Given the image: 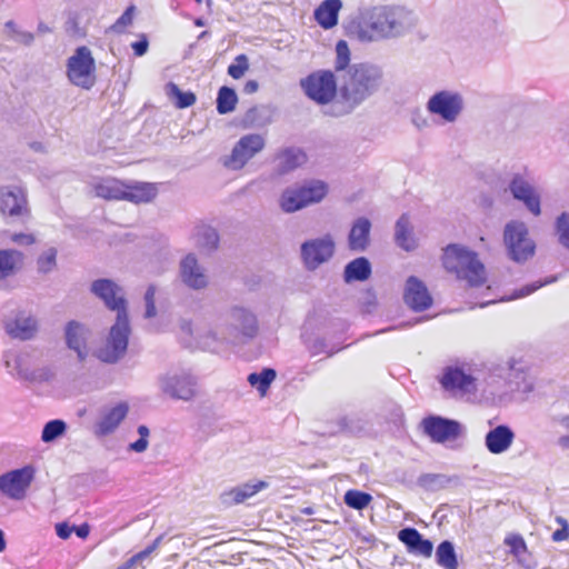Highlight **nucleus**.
<instances>
[{"label":"nucleus","mask_w":569,"mask_h":569,"mask_svg":"<svg viewBox=\"0 0 569 569\" xmlns=\"http://www.w3.org/2000/svg\"><path fill=\"white\" fill-rule=\"evenodd\" d=\"M440 382L446 390L470 392L475 389V378L457 367L447 368Z\"/></svg>","instance_id":"obj_24"},{"label":"nucleus","mask_w":569,"mask_h":569,"mask_svg":"<svg viewBox=\"0 0 569 569\" xmlns=\"http://www.w3.org/2000/svg\"><path fill=\"white\" fill-rule=\"evenodd\" d=\"M264 147L263 136L259 133L244 134L236 142L231 153L223 160V164L231 170H240Z\"/></svg>","instance_id":"obj_12"},{"label":"nucleus","mask_w":569,"mask_h":569,"mask_svg":"<svg viewBox=\"0 0 569 569\" xmlns=\"http://www.w3.org/2000/svg\"><path fill=\"white\" fill-rule=\"evenodd\" d=\"M371 500V495L359 490H348L345 495V503L356 510L365 509Z\"/></svg>","instance_id":"obj_46"},{"label":"nucleus","mask_w":569,"mask_h":569,"mask_svg":"<svg viewBox=\"0 0 569 569\" xmlns=\"http://www.w3.org/2000/svg\"><path fill=\"white\" fill-rule=\"evenodd\" d=\"M259 88V84L256 80H249L246 82L243 87V91L248 94L254 93Z\"/></svg>","instance_id":"obj_63"},{"label":"nucleus","mask_w":569,"mask_h":569,"mask_svg":"<svg viewBox=\"0 0 569 569\" xmlns=\"http://www.w3.org/2000/svg\"><path fill=\"white\" fill-rule=\"evenodd\" d=\"M280 207L284 212H295L303 207V200L296 187L287 188L280 198Z\"/></svg>","instance_id":"obj_43"},{"label":"nucleus","mask_w":569,"mask_h":569,"mask_svg":"<svg viewBox=\"0 0 569 569\" xmlns=\"http://www.w3.org/2000/svg\"><path fill=\"white\" fill-rule=\"evenodd\" d=\"M14 39L26 46H30L34 40V36L29 31L20 30V31H17V36Z\"/></svg>","instance_id":"obj_58"},{"label":"nucleus","mask_w":569,"mask_h":569,"mask_svg":"<svg viewBox=\"0 0 569 569\" xmlns=\"http://www.w3.org/2000/svg\"><path fill=\"white\" fill-rule=\"evenodd\" d=\"M258 328L257 317L250 309L233 306L227 311L222 323L206 335H198V339L204 348L214 350L217 343L237 345L254 338Z\"/></svg>","instance_id":"obj_3"},{"label":"nucleus","mask_w":569,"mask_h":569,"mask_svg":"<svg viewBox=\"0 0 569 569\" xmlns=\"http://www.w3.org/2000/svg\"><path fill=\"white\" fill-rule=\"evenodd\" d=\"M58 250L50 247L43 250L37 258V271L41 274H47L53 271L57 267Z\"/></svg>","instance_id":"obj_44"},{"label":"nucleus","mask_w":569,"mask_h":569,"mask_svg":"<svg viewBox=\"0 0 569 569\" xmlns=\"http://www.w3.org/2000/svg\"><path fill=\"white\" fill-rule=\"evenodd\" d=\"M429 113L440 117L445 122H455L465 109L463 96L457 90H439L427 101Z\"/></svg>","instance_id":"obj_10"},{"label":"nucleus","mask_w":569,"mask_h":569,"mask_svg":"<svg viewBox=\"0 0 569 569\" xmlns=\"http://www.w3.org/2000/svg\"><path fill=\"white\" fill-rule=\"evenodd\" d=\"M257 111H258V109H257V108H251V109H249V110L247 111V113H246L244 120H246L247 122H251V123H252V122H253V119H254V116H256V113H257Z\"/></svg>","instance_id":"obj_64"},{"label":"nucleus","mask_w":569,"mask_h":569,"mask_svg":"<svg viewBox=\"0 0 569 569\" xmlns=\"http://www.w3.org/2000/svg\"><path fill=\"white\" fill-rule=\"evenodd\" d=\"M509 190L513 198L522 201L532 214L539 216L541 213L539 194L521 174H515L512 177L509 183Z\"/></svg>","instance_id":"obj_17"},{"label":"nucleus","mask_w":569,"mask_h":569,"mask_svg":"<svg viewBox=\"0 0 569 569\" xmlns=\"http://www.w3.org/2000/svg\"><path fill=\"white\" fill-rule=\"evenodd\" d=\"M249 63L244 54H240L236 58V62L228 67V74L233 79H240L248 70Z\"/></svg>","instance_id":"obj_51"},{"label":"nucleus","mask_w":569,"mask_h":569,"mask_svg":"<svg viewBox=\"0 0 569 569\" xmlns=\"http://www.w3.org/2000/svg\"><path fill=\"white\" fill-rule=\"evenodd\" d=\"M403 300L416 312L427 310L433 301L427 286L415 276H410L406 281Z\"/></svg>","instance_id":"obj_16"},{"label":"nucleus","mask_w":569,"mask_h":569,"mask_svg":"<svg viewBox=\"0 0 569 569\" xmlns=\"http://www.w3.org/2000/svg\"><path fill=\"white\" fill-rule=\"evenodd\" d=\"M276 371L271 368H264L260 372H252L248 376V382L254 387L262 396L266 395L270 385L276 379Z\"/></svg>","instance_id":"obj_41"},{"label":"nucleus","mask_w":569,"mask_h":569,"mask_svg":"<svg viewBox=\"0 0 569 569\" xmlns=\"http://www.w3.org/2000/svg\"><path fill=\"white\" fill-rule=\"evenodd\" d=\"M22 252L14 249L0 250V280L13 274L22 264Z\"/></svg>","instance_id":"obj_34"},{"label":"nucleus","mask_w":569,"mask_h":569,"mask_svg":"<svg viewBox=\"0 0 569 569\" xmlns=\"http://www.w3.org/2000/svg\"><path fill=\"white\" fill-rule=\"evenodd\" d=\"M268 487V482L259 480L256 482H247L241 486L234 487L220 495V501L226 507L239 505L247 499L253 497L257 492Z\"/></svg>","instance_id":"obj_22"},{"label":"nucleus","mask_w":569,"mask_h":569,"mask_svg":"<svg viewBox=\"0 0 569 569\" xmlns=\"http://www.w3.org/2000/svg\"><path fill=\"white\" fill-rule=\"evenodd\" d=\"M423 432L436 443L458 439L465 431L463 426L453 419L429 416L422 419Z\"/></svg>","instance_id":"obj_14"},{"label":"nucleus","mask_w":569,"mask_h":569,"mask_svg":"<svg viewBox=\"0 0 569 569\" xmlns=\"http://www.w3.org/2000/svg\"><path fill=\"white\" fill-rule=\"evenodd\" d=\"M73 530V527H70L66 522H60L56 525V533L61 539H68Z\"/></svg>","instance_id":"obj_57"},{"label":"nucleus","mask_w":569,"mask_h":569,"mask_svg":"<svg viewBox=\"0 0 569 569\" xmlns=\"http://www.w3.org/2000/svg\"><path fill=\"white\" fill-rule=\"evenodd\" d=\"M180 277L182 282L193 290H201L208 286V277L204 269L192 253L181 260Z\"/></svg>","instance_id":"obj_18"},{"label":"nucleus","mask_w":569,"mask_h":569,"mask_svg":"<svg viewBox=\"0 0 569 569\" xmlns=\"http://www.w3.org/2000/svg\"><path fill=\"white\" fill-rule=\"evenodd\" d=\"M303 200V207L321 201L327 194V184L322 181H311L308 184L296 187Z\"/></svg>","instance_id":"obj_36"},{"label":"nucleus","mask_w":569,"mask_h":569,"mask_svg":"<svg viewBox=\"0 0 569 569\" xmlns=\"http://www.w3.org/2000/svg\"><path fill=\"white\" fill-rule=\"evenodd\" d=\"M96 63L88 47H78L67 61V76L77 87L89 90L96 83Z\"/></svg>","instance_id":"obj_8"},{"label":"nucleus","mask_w":569,"mask_h":569,"mask_svg":"<svg viewBox=\"0 0 569 569\" xmlns=\"http://www.w3.org/2000/svg\"><path fill=\"white\" fill-rule=\"evenodd\" d=\"M391 407H392V409H391V417H390V419H391L393 422H397V421H399V420L401 419V417H402V410H401V408H400L398 405H396V403H391Z\"/></svg>","instance_id":"obj_62"},{"label":"nucleus","mask_w":569,"mask_h":569,"mask_svg":"<svg viewBox=\"0 0 569 569\" xmlns=\"http://www.w3.org/2000/svg\"><path fill=\"white\" fill-rule=\"evenodd\" d=\"M436 562L443 569H458L457 553L451 541L443 540L438 545L436 549Z\"/></svg>","instance_id":"obj_35"},{"label":"nucleus","mask_w":569,"mask_h":569,"mask_svg":"<svg viewBox=\"0 0 569 569\" xmlns=\"http://www.w3.org/2000/svg\"><path fill=\"white\" fill-rule=\"evenodd\" d=\"M167 94L171 100H174V106L179 109H184L191 107L197 98L196 94L191 91H181L180 88L173 83L169 82L166 86Z\"/></svg>","instance_id":"obj_39"},{"label":"nucleus","mask_w":569,"mask_h":569,"mask_svg":"<svg viewBox=\"0 0 569 569\" xmlns=\"http://www.w3.org/2000/svg\"><path fill=\"white\" fill-rule=\"evenodd\" d=\"M128 411L129 406L126 402H119L102 415L96 423L94 433L99 437L112 433L127 417Z\"/></svg>","instance_id":"obj_23"},{"label":"nucleus","mask_w":569,"mask_h":569,"mask_svg":"<svg viewBox=\"0 0 569 569\" xmlns=\"http://www.w3.org/2000/svg\"><path fill=\"white\" fill-rule=\"evenodd\" d=\"M157 196V188L150 182H136L133 184H124L123 198L133 203L150 202Z\"/></svg>","instance_id":"obj_27"},{"label":"nucleus","mask_w":569,"mask_h":569,"mask_svg":"<svg viewBox=\"0 0 569 569\" xmlns=\"http://www.w3.org/2000/svg\"><path fill=\"white\" fill-rule=\"evenodd\" d=\"M395 241L406 251L416 249L417 242L412 233L410 218L407 213L400 216L395 226Z\"/></svg>","instance_id":"obj_30"},{"label":"nucleus","mask_w":569,"mask_h":569,"mask_svg":"<svg viewBox=\"0 0 569 569\" xmlns=\"http://www.w3.org/2000/svg\"><path fill=\"white\" fill-rule=\"evenodd\" d=\"M556 233L559 243L569 249V213L562 212L556 220Z\"/></svg>","instance_id":"obj_48"},{"label":"nucleus","mask_w":569,"mask_h":569,"mask_svg":"<svg viewBox=\"0 0 569 569\" xmlns=\"http://www.w3.org/2000/svg\"><path fill=\"white\" fill-rule=\"evenodd\" d=\"M363 306L366 308L365 309L366 312H371L372 308L376 307V297L371 291H368L367 298L363 301Z\"/></svg>","instance_id":"obj_60"},{"label":"nucleus","mask_w":569,"mask_h":569,"mask_svg":"<svg viewBox=\"0 0 569 569\" xmlns=\"http://www.w3.org/2000/svg\"><path fill=\"white\" fill-rule=\"evenodd\" d=\"M154 295H156V287L149 286L146 293H144V301H146V318H152L156 316V305H154Z\"/></svg>","instance_id":"obj_54"},{"label":"nucleus","mask_w":569,"mask_h":569,"mask_svg":"<svg viewBox=\"0 0 569 569\" xmlns=\"http://www.w3.org/2000/svg\"><path fill=\"white\" fill-rule=\"evenodd\" d=\"M555 281H557V277L552 276V277L546 278L543 281H535L532 283L526 284V286L521 287L520 289L516 290L509 299H519V298L527 297V296L533 293L539 288H541L546 284H549V283H552Z\"/></svg>","instance_id":"obj_49"},{"label":"nucleus","mask_w":569,"mask_h":569,"mask_svg":"<svg viewBox=\"0 0 569 569\" xmlns=\"http://www.w3.org/2000/svg\"><path fill=\"white\" fill-rule=\"evenodd\" d=\"M0 212L10 217L27 214V199L23 190L20 188H1Z\"/></svg>","instance_id":"obj_20"},{"label":"nucleus","mask_w":569,"mask_h":569,"mask_svg":"<svg viewBox=\"0 0 569 569\" xmlns=\"http://www.w3.org/2000/svg\"><path fill=\"white\" fill-rule=\"evenodd\" d=\"M383 80L381 67L360 62L350 66L342 77V84L339 89L340 97L346 104V113L351 112L369 97L380 89Z\"/></svg>","instance_id":"obj_4"},{"label":"nucleus","mask_w":569,"mask_h":569,"mask_svg":"<svg viewBox=\"0 0 569 569\" xmlns=\"http://www.w3.org/2000/svg\"><path fill=\"white\" fill-rule=\"evenodd\" d=\"M149 42L144 34L140 39L131 44V48L137 57H142L148 51Z\"/></svg>","instance_id":"obj_55"},{"label":"nucleus","mask_w":569,"mask_h":569,"mask_svg":"<svg viewBox=\"0 0 569 569\" xmlns=\"http://www.w3.org/2000/svg\"><path fill=\"white\" fill-rule=\"evenodd\" d=\"M336 243L331 234L307 240L300 246V257L305 268L315 271L335 254Z\"/></svg>","instance_id":"obj_11"},{"label":"nucleus","mask_w":569,"mask_h":569,"mask_svg":"<svg viewBox=\"0 0 569 569\" xmlns=\"http://www.w3.org/2000/svg\"><path fill=\"white\" fill-rule=\"evenodd\" d=\"M370 230L371 222L368 218H358L349 232L348 246L350 250L362 252L365 251L370 242Z\"/></svg>","instance_id":"obj_25"},{"label":"nucleus","mask_w":569,"mask_h":569,"mask_svg":"<svg viewBox=\"0 0 569 569\" xmlns=\"http://www.w3.org/2000/svg\"><path fill=\"white\" fill-rule=\"evenodd\" d=\"M350 50L347 41L339 40L336 44L335 68L337 71L347 70L350 66Z\"/></svg>","instance_id":"obj_47"},{"label":"nucleus","mask_w":569,"mask_h":569,"mask_svg":"<svg viewBox=\"0 0 569 569\" xmlns=\"http://www.w3.org/2000/svg\"><path fill=\"white\" fill-rule=\"evenodd\" d=\"M442 264L458 279L466 280L470 287L486 282V269L477 252L460 244H448L443 249Z\"/></svg>","instance_id":"obj_5"},{"label":"nucleus","mask_w":569,"mask_h":569,"mask_svg":"<svg viewBox=\"0 0 569 569\" xmlns=\"http://www.w3.org/2000/svg\"><path fill=\"white\" fill-rule=\"evenodd\" d=\"M32 467H23L0 476V491L10 498L19 499L33 479Z\"/></svg>","instance_id":"obj_15"},{"label":"nucleus","mask_w":569,"mask_h":569,"mask_svg":"<svg viewBox=\"0 0 569 569\" xmlns=\"http://www.w3.org/2000/svg\"><path fill=\"white\" fill-rule=\"evenodd\" d=\"M238 96L236 91L227 86L219 89L217 96V111L219 114H227L236 109Z\"/></svg>","instance_id":"obj_38"},{"label":"nucleus","mask_w":569,"mask_h":569,"mask_svg":"<svg viewBox=\"0 0 569 569\" xmlns=\"http://www.w3.org/2000/svg\"><path fill=\"white\" fill-rule=\"evenodd\" d=\"M132 12H133L132 6L127 8L126 11L110 27V30L116 33L123 32L124 28L132 23Z\"/></svg>","instance_id":"obj_53"},{"label":"nucleus","mask_w":569,"mask_h":569,"mask_svg":"<svg viewBox=\"0 0 569 569\" xmlns=\"http://www.w3.org/2000/svg\"><path fill=\"white\" fill-rule=\"evenodd\" d=\"M162 540V537L159 536L151 545H149L143 550L139 551L138 553L133 555L130 559H128L124 563L119 566L117 569H138L144 568L143 562L149 559L150 555L159 547L160 542Z\"/></svg>","instance_id":"obj_40"},{"label":"nucleus","mask_w":569,"mask_h":569,"mask_svg":"<svg viewBox=\"0 0 569 569\" xmlns=\"http://www.w3.org/2000/svg\"><path fill=\"white\" fill-rule=\"evenodd\" d=\"M74 531H76V535L79 537V538H87L89 536V532H90V528L87 523H83L81 526H78V527H73Z\"/></svg>","instance_id":"obj_61"},{"label":"nucleus","mask_w":569,"mask_h":569,"mask_svg":"<svg viewBox=\"0 0 569 569\" xmlns=\"http://www.w3.org/2000/svg\"><path fill=\"white\" fill-rule=\"evenodd\" d=\"M398 539L411 555L429 558L433 551V543L412 527H406L398 532Z\"/></svg>","instance_id":"obj_21"},{"label":"nucleus","mask_w":569,"mask_h":569,"mask_svg":"<svg viewBox=\"0 0 569 569\" xmlns=\"http://www.w3.org/2000/svg\"><path fill=\"white\" fill-rule=\"evenodd\" d=\"M194 238L197 246L207 251L217 249L219 243L217 230L206 224L197 227Z\"/></svg>","instance_id":"obj_37"},{"label":"nucleus","mask_w":569,"mask_h":569,"mask_svg":"<svg viewBox=\"0 0 569 569\" xmlns=\"http://www.w3.org/2000/svg\"><path fill=\"white\" fill-rule=\"evenodd\" d=\"M551 538H552V541H555V542H560V541L567 540L569 538V527H563V528L557 529L552 533Z\"/></svg>","instance_id":"obj_59"},{"label":"nucleus","mask_w":569,"mask_h":569,"mask_svg":"<svg viewBox=\"0 0 569 569\" xmlns=\"http://www.w3.org/2000/svg\"><path fill=\"white\" fill-rule=\"evenodd\" d=\"M341 0H325L315 10V19L323 29H331L338 23Z\"/></svg>","instance_id":"obj_26"},{"label":"nucleus","mask_w":569,"mask_h":569,"mask_svg":"<svg viewBox=\"0 0 569 569\" xmlns=\"http://www.w3.org/2000/svg\"><path fill=\"white\" fill-rule=\"evenodd\" d=\"M12 240L19 244L30 246L36 242V238L31 233H14Z\"/></svg>","instance_id":"obj_56"},{"label":"nucleus","mask_w":569,"mask_h":569,"mask_svg":"<svg viewBox=\"0 0 569 569\" xmlns=\"http://www.w3.org/2000/svg\"><path fill=\"white\" fill-rule=\"evenodd\" d=\"M160 390L172 399L189 401L196 395V379L186 371H169L159 376Z\"/></svg>","instance_id":"obj_13"},{"label":"nucleus","mask_w":569,"mask_h":569,"mask_svg":"<svg viewBox=\"0 0 569 569\" xmlns=\"http://www.w3.org/2000/svg\"><path fill=\"white\" fill-rule=\"evenodd\" d=\"M84 327L74 320H71L66 326V341L70 349L74 350L80 360L86 358L84 346Z\"/></svg>","instance_id":"obj_31"},{"label":"nucleus","mask_w":569,"mask_h":569,"mask_svg":"<svg viewBox=\"0 0 569 569\" xmlns=\"http://www.w3.org/2000/svg\"><path fill=\"white\" fill-rule=\"evenodd\" d=\"M503 242L515 262H526L535 254V241L529 237L528 228L522 221L512 220L505 226Z\"/></svg>","instance_id":"obj_7"},{"label":"nucleus","mask_w":569,"mask_h":569,"mask_svg":"<svg viewBox=\"0 0 569 569\" xmlns=\"http://www.w3.org/2000/svg\"><path fill=\"white\" fill-rule=\"evenodd\" d=\"M442 264L458 279L466 280L470 287L486 282V269L477 252L460 244H448L443 249Z\"/></svg>","instance_id":"obj_6"},{"label":"nucleus","mask_w":569,"mask_h":569,"mask_svg":"<svg viewBox=\"0 0 569 569\" xmlns=\"http://www.w3.org/2000/svg\"><path fill=\"white\" fill-rule=\"evenodd\" d=\"M140 438L129 445V449L134 452H143L148 448V437L150 435L149 428L144 425L138 427Z\"/></svg>","instance_id":"obj_52"},{"label":"nucleus","mask_w":569,"mask_h":569,"mask_svg":"<svg viewBox=\"0 0 569 569\" xmlns=\"http://www.w3.org/2000/svg\"><path fill=\"white\" fill-rule=\"evenodd\" d=\"M505 545L510 548V553L517 558L527 552V545L520 535L508 536L505 539Z\"/></svg>","instance_id":"obj_50"},{"label":"nucleus","mask_w":569,"mask_h":569,"mask_svg":"<svg viewBox=\"0 0 569 569\" xmlns=\"http://www.w3.org/2000/svg\"><path fill=\"white\" fill-rule=\"evenodd\" d=\"M371 276V264L366 257H359L348 262L343 270L346 283L366 281Z\"/></svg>","instance_id":"obj_32"},{"label":"nucleus","mask_w":569,"mask_h":569,"mask_svg":"<svg viewBox=\"0 0 569 569\" xmlns=\"http://www.w3.org/2000/svg\"><path fill=\"white\" fill-rule=\"evenodd\" d=\"M515 437L513 430L508 425H498L486 433V449L492 455H501L510 449Z\"/></svg>","instance_id":"obj_19"},{"label":"nucleus","mask_w":569,"mask_h":569,"mask_svg":"<svg viewBox=\"0 0 569 569\" xmlns=\"http://www.w3.org/2000/svg\"><path fill=\"white\" fill-rule=\"evenodd\" d=\"M94 194L106 200H122L124 183L117 179H102L93 184Z\"/></svg>","instance_id":"obj_33"},{"label":"nucleus","mask_w":569,"mask_h":569,"mask_svg":"<svg viewBox=\"0 0 569 569\" xmlns=\"http://www.w3.org/2000/svg\"><path fill=\"white\" fill-rule=\"evenodd\" d=\"M91 292L101 299L108 309L117 311L116 322L110 328L106 343L98 350V358L101 361L116 363L124 356L131 332L123 289L110 279H98L91 283Z\"/></svg>","instance_id":"obj_1"},{"label":"nucleus","mask_w":569,"mask_h":569,"mask_svg":"<svg viewBox=\"0 0 569 569\" xmlns=\"http://www.w3.org/2000/svg\"><path fill=\"white\" fill-rule=\"evenodd\" d=\"M278 167L277 171L279 174H286L295 169L299 168L307 160L306 153L295 147L286 148L277 156Z\"/></svg>","instance_id":"obj_28"},{"label":"nucleus","mask_w":569,"mask_h":569,"mask_svg":"<svg viewBox=\"0 0 569 569\" xmlns=\"http://www.w3.org/2000/svg\"><path fill=\"white\" fill-rule=\"evenodd\" d=\"M6 328L8 335L12 338L29 340L38 330V321L31 316L18 317L12 322L7 323Z\"/></svg>","instance_id":"obj_29"},{"label":"nucleus","mask_w":569,"mask_h":569,"mask_svg":"<svg viewBox=\"0 0 569 569\" xmlns=\"http://www.w3.org/2000/svg\"><path fill=\"white\" fill-rule=\"evenodd\" d=\"M305 94L318 104H328L337 94V80L332 71L318 70L300 80Z\"/></svg>","instance_id":"obj_9"},{"label":"nucleus","mask_w":569,"mask_h":569,"mask_svg":"<svg viewBox=\"0 0 569 569\" xmlns=\"http://www.w3.org/2000/svg\"><path fill=\"white\" fill-rule=\"evenodd\" d=\"M67 430V423L63 420L54 419L47 422L42 429L41 440L52 442L61 437Z\"/></svg>","instance_id":"obj_45"},{"label":"nucleus","mask_w":569,"mask_h":569,"mask_svg":"<svg viewBox=\"0 0 569 569\" xmlns=\"http://www.w3.org/2000/svg\"><path fill=\"white\" fill-rule=\"evenodd\" d=\"M416 23V17L405 7L377 6L361 14L357 36L365 42L395 39L410 32Z\"/></svg>","instance_id":"obj_2"},{"label":"nucleus","mask_w":569,"mask_h":569,"mask_svg":"<svg viewBox=\"0 0 569 569\" xmlns=\"http://www.w3.org/2000/svg\"><path fill=\"white\" fill-rule=\"evenodd\" d=\"M417 483L427 491H438L450 483V479L442 473H422L418 477Z\"/></svg>","instance_id":"obj_42"}]
</instances>
